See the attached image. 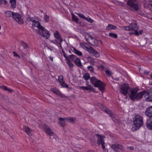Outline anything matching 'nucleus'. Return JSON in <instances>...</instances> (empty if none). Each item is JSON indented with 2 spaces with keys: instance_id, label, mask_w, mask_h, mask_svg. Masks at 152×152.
Here are the masks:
<instances>
[{
  "instance_id": "f257e3e1",
  "label": "nucleus",
  "mask_w": 152,
  "mask_h": 152,
  "mask_svg": "<svg viewBox=\"0 0 152 152\" xmlns=\"http://www.w3.org/2000/svg\"><path fill=\"white\" fill-rule=\"evenodd\" d=\"M138 91L139 88L137 87H135L131 90L129 94V97L132 101L140 100L143 97L144 93H145V91L137 93Z\"/></svg>"
},
{
  "instance_id": "f03ea898",
  "label": "nucleus",
  "mask_w": 152,
  "mask_h": 152,
  "mask_svg": "<svg viewBox=\"0 0 152 152\" xmlns=\"http://www.w3.org/2000/svg\"><path fill=\"white\" fill-rule=\"evenodd\" d=\"M133 125L132 130L133 131H136L142 126L143 124V119L140 115H136L133 119Z\"/></svg>"
},
{
  "instance_id": "7ed1b4c3",
  "label": "nucleus",
  "mask_w": 152,
  "mask_h": 152,
  "mask_svg": "<svg viewBox=\"0 0 152 152\" xmlns=\"http://www.w3.org/2000/svg\"><path fill=\"white\" fill-rule=\"evenodd\" d=\"M90 81L92 85L96 87L99 88V89L103 92L105 89V84L100 80L97 79L94 76L91 78Z\"/></svg>"
},
{
  "instance_id": "20e7f679",
  "label": "nucleus",
  "mask_w": 152,
  "mask_h": 152,
  "mask_svg": "<svg viewBox=\"0 0 152 152\" xmlns=\"http://www.w3.org/2000/svg\"><path fill=\"white\" fill-rule=\"evenodd\" d=\"M124 29L127 31H134L135 35L137 36L139 35V33L138 31V27L136 23H131L129 26L124 27Z\"/></svg>"
},
{
  "instance_id": "39448f33",
  "label": "nucleus",
  "mask_w": 152,
  "mask_h": 152,
  "mask_svg": "<svg viewBox=\"0 0 152 152\" xmlns=\"http://www.w3.org/2000/svg\"><path fill=\"white\" fill-rule=\"evenodd\" d=\"M98 138V140L97 141V143L98 145H99L101 144L102 145V148L104 150L103 152H105V147L104 145V139L105 138V136L103 135H99V134H96Z\"/></svg>"
},
{
  "instance_id": "423d86ee",
  "label": "nucleus",
  "mask_w": 152,
  "mask_h": 152,
  "mask_svg": "<svg viewBox=\"0 0 152 152\" xmlns=\"http://www.w3.org/2000/svg\"><path fill=\"white\" fill-rule=\"evenodd\" d=\"M85 37L87 42L92 46L96 45V39L93 37L88 34L86 33L85 34Z\"/></svg>"
},
{
  "instance_id": "0eeeda50",
  "label": "nucleus",
  "mask_w": 152,
  "mask_h": 152,
  "mask_svg": "<svg viewBox=\"0 0 152 152\" xmlns=\"http://www.w3.org/2000/svg\"><path fill=\"white\" fill-rule=\"evenodd\" d=\"M129 88V87L128 84L124 83L121 87L120 92L124 96H126L128 93Z\"/></svg>"
},
{
  "instance_id": "6e6552de",
  "label": "nucleus",
  "mask_w": 152,
  "mask_h": 152,
  "mask_svg": "<svg viewBox=\"0 0 152 152\" xmlns=\"http://www.w3.org/2000/svg\"><path fill=\"white\" fill-rule=\"evenodd\" d=\"M12 18L19 24H21L23 22L22 19L21 15L18 12H14L12 16Z\"/></svg>"
},
{
  "instance_id": "1a4fd4ad",
  "label": "nucleus",
  "mask_w": 152,
  "mask_h": 152,
  "mask_svg": "<svg viewBox=\"0 0 152 152\" xmlns=\"http://www.w3.org/2000/svg\"><path fill=\"white\" fill-rule=\"evenodd\" d=\"M42 36L45 39H48L50 37V34L49 31L43 27L39 31Z\"/></svg>"
},
{
  "instance_id": "9d476101",
  "label": "nucleus",
  "mask_w": 152,
  "mask_h": 152,
  "mask_svg": "<svg viewBox=\"0 0 152 152\" xmlns=\"http://www.w3.org/2000/svg\"><path fill=\"white\" fill-rule=\"evenodd\" d=\"M43 128L45 132L48 134L49 136H51L53 135L54 132L47 125H44Z\"/></svg>"
},
{
  "instance_id": "9b49d317",
  "label": "nucleus",
  "mask_w": 152,
  "mask_h": 152,
  "mask_svg": "<svg viewBox=\"0 0 152 152\" xmlns=\"http://www.w3.org/2000/svg\"><path fill=\"white\" fill-rule=\"evenodd\" d=\"M144 94V98L146 100L147 102H152V92H146Z\"/></svg>"
},
{
  "instance_id": "f8f14e48",
  "label": "nucleus",
  "mask_w": 152,
  "mask_h": 152,
  "mask_svg": "<svg viewBox=\"0 0 152 152\" xmlns=\"http://www.w3.org/2000/svg\"><path fill=\"white\" fill-rule=\"evenodd\" d=\"M50 90L52 92L59 95L61 97L66 98V97L65 96L62 94L58 89L56 88H50Z\"/></svg>"
},
{
  "instance_id": "ddd939ff",
  "label": "nucleus",
  "mask_w": 152,
  "mask_h": 152,
  "mask_svg": "<svg viewBox=\"0 0 152 152\" xmlns=\"http://www.w3.org/2000/svg\"><path fill=\"white\" fill-rule=\"evenodd\" d=\"M127 4L130 7H132L134 10H137L138 9L139 7L138 4L133 3L131 0L128 1Z\"/></svg>"
},
{
  "instance_id": "4468645a",
  "label": "nucleus",
  "mask_w": 152,
  "mask_h": 152,
  "mask_svg": "<svg viewBox=\"0 0 152 152\" xmlns=\"http://www.w3.org/2000/svg\"><path fill=\"white\" fill-rule=\"evenodd\" d=\"M58 124L60 125L61 127H64L66 124V118L59 117L58 118Z\"/></svg>"
},
{
  "instance_id": "2eb2a0df",
  "label": "nucleus",
  "mask_w": 152,
  "mask_h": 152,
  "mask_svg": "<svg viewBox=\"0 0 152 152\" xmlns=\"http://www.w3.org/2000/svg\"><path fill=\"white\" fill-rule=\"evenodd\" d=\"M146 125L148 129L152 130V117L147 119Z\"/></svg>"
},
{
  "instance_id": "dca6fc26",
  "label": "nucleus",
  "mask_w": 152,
  "mask_h": 152,
  "mask_svg": "<svg viewBox=\"0 0 152 152\" xmlns=\"http://www.w3.org/2000/svg\"><path fill=\"white\" fill-rule=\"evenodd\" d=\"M145 114L149 118L152 117V106L147 108L145 111Z\"/></svg>"
},
{
  "instance_id": "f3484780",
  "label": "nucleus",
  "mask_w": 152,
  "mask_h": 152,
  "mask_svg": "<svg viewBox=\"0 0 152 152\" xmlns=\"http://www.w3.org/2000/svg\"><path fill=\"white\" fill-rule=\"evenodd\" d=\"M23 130L29 136L32 135V129L28 126H23Z\"/></svg>"
},
{
  "instance_id": "a211bd4d",
  "label": "nucleus",
  "mask_w": 152,
  "mask_h": 152,
  "mask_svg": "<svg viewBox=\"0 0 152 152\" xmlns=\"http://www.w3.org/2000/svg\"><path fill=\"white\" fill-rule=\"evenodd\" d=\"M115 152H120L123 149V146L121 145L115 144Z\"/></svg>"
},
{
  "instance_id": "6ab92c4d",
  "label": "nucleus",
  "mask_w": 152,
  "mask_h": 152,
  "mask_svg": "<svg viewBox=\"0 0 152 152\" xmlns=\"http://www.w3.org/2000/svg\"><path fill=\"white\" fill-rule=\"evenodd\" d=\"M54 35L55 37L60 42H61L63 41V40L62 38V37L58 31H56L54 33Z\"/></svg>"
},
{
  "instance_id": "aec40b11",
  "label": "nucleus",
  "mask_w": 152,
  "mask_h": 152,
  "mask_svg": "<svg viewBox=\"0 0 152 152\" xmlns=\"http://www.w3.org/2000/svg\"><path fill=\"white\" fill-rule=\"evenodd\" d=\"M37 27L38 29L40 30L41 28H42V26L40 25V23L38 21L34 20L32 23V27Z\"/></svg>"
},
{
  "instance_id": "412c9836",
  "label": "nucleus",
  "mask_w": 152,
  "mask_h": 152,
  "mask_svg": "<svg viewBox=\"0 0 152 152\" xmlns=\"http://www.w3.org/2000/svg\"><path fill=\"white\" fill-rule=\"evenodd\" d=\"M80 89L85 90H89L90 91H94V88L91 85H88L87 86H79Z\"/></svg>"
},
{
  "instance_id": "4be33fe9",
  "label": "nucleus",
  "mask_w": 152,
  "mask_h": 152,
  "mask_svg": "<svg viewBox=\"0 0 152 152\" xmlns=\"http://www.w3.org/2000/svg\"><path fill=\"white\" fill-rule=\"evenodd\" d=\"M144 7L149 10L152 11V0L148 3H145L144 5Z\"/></svg>"
},
{
  "instance_id": "5701e85b",
  "label": "nucleus",
  "mask_w": 152,
  "mask_h": 152,
  "mask_svg": "<svg viewBox=\"0 0 152 152\" xmlns=\"http://www.w3.org/2000/svg\"><path fill=\"white\" fill-rule=\"evenodd\" d=\"M102 109L106 113H108L109 115L110 116H112L113 115L111 111L109 110V109L106 108L105 107L103 106H102Z\"/></svg>"
},
{
  "instance_id": "b1692460",
  "label": "nucleus",
  "mask_w": 152,
  "mask_h": 152,
  "mask_svg": "<svg viewBox=\"0 0 152 152\" xmlns=\"http://www.w3.org/2000/svg\"><path fill=\"white\" fill-rule=\"evenodd\" d=\"M75 64L78 67H81L83 65L81 62L80 59L78 58H77L75 60Z\"/></svg>"
},
{
  "instance_id": "393cba45",
  "label": "nucleus",
  "mask_w": 152,
  "mask_h": 152,
  "mask_svg": "<svg viewBox=\"0 0 152 152\" xmlns=\"http://www.w3.org/2000/svg\"><path fill=\"white\" fill-rule=\"evenodd\" d=\"M66 121L74 123L76 121V118L75 117H68L66 118Z\"/></svg>"
},
{
  "instance_id": "a878e982",
  "label": "nucleus",
  "mask_w": 152,
  "mask_h": 152,
  "mask_svg": "<svg viewBox=\"0 0 152 152\" xmlns=\"http://www.w3.org/2000/svg\"><path fill=\"white\" fill-rule=\"evenodd\" d=\"M14 12L11 11H6L5 12L6 16L7 17H12Z\"/></svg>"
},
{
  "instance_id": "bb28decb",
  "label": "nucleus",
  "mask_w": 152,
  "mask_h": 152,
  "mask_svg": "<svg viewBox=\"0 0 152 152\" xmlns=\"http://www.w3.org/2000/svg\"><path fill=\"white\" fill-rule=\"evenodd\" d=\"M80 45L81 48L86 50L88 47H87V46H89V45L88 44L84 42H81L80 44Z\"/></svg>"
},
{
  "instance_id": "cd10ccee",
  "label": "nucleus",
  "mask_w": 152,
  "mask_h": 152,
  "mask_svg": "<svg viewBox=\"0 0 152 152\" xmlns=\"http://www.w3.org/2000/svg\"><path fill=\"white\" fill-rule=\"evenodd\" d=\"M10 2L11 4V8L14 9L16 6V0H10Z\"/></svg>"
},
{
  "instance_id": "c85d7f7f",
  "label": "nucleus",
  "mask_w": 152,
  "mask_h": 152,
  "mask_svg": "<svg viewBox=\"0 0 152 152\" xmlns=\"http://www.w3.org/2000/svg\"><path fill=\"white\" fill-rule=\"evenodd\" d=\"M66 63L69 67L70 70H73L72 68L74 66V65L70 61L69 59L67 60Z\"/></svg>"
},
{
  "instance_id": "c756f323",
  "label": "nucleus",
  "mask_w": 152,
  "mask_h": 152,
  "mask_svg": "<svg viewBox=\"0 0 152 152\" xmlns=\"http://www.w3.org/2000/svg\"><path fill=\"white\" fill-rule=\"evenodd\" d=\"M73 51L78 56H82L83 53H82L81 52L77 50V49H76V48H73Z\"/></svg>"
},
{
  "instance_id": "7c9ffc66",
  "label": "nucleus",
  "mask_w": 152,
  "mask_h": 152,
  "mask_svg": "<svg viewBox=\"0 0 152 152\" xmlns=\"http://www.w3.org/2000/svg\"><path fill=\"white\" fill-rule=\"evenodd\" d=\"M89 46V47H88L86 50L89 53L92 54L94 50L91 46L90 45Z\"/></svg>"
},
{
  "instance_id": "2f4dec72",
  "label": "nucleus",
  "mask_w": 152,
  "mask_h": 152,
  "mask_svg": "<svg viewBox=\"0 0 152 152\" xmlns=\"http://www.w3.org/2000/svg\"><path fill=\"white\" fill-rule=\"evenodd\" d=\"M20 45L23 47L24 49H26L28 48V45L23 41L20 42Z\"/></svg>"
},
{
  "instance_id": "473e14b6",
  "label": "nucleus",
  "mask_w": 152,
  "mask_h": 152,
  "mask_svg": "<svg viewBox=\"0 0 152 152\" xmlns=\"http://www.w3.org/2000/svg\"><path fill=\"white\" fill-rule=\"evenodd\" d=\"M72 19L73 21H75L76 23H78L79 21V19L77 18V16L75 15L74 14H72Z\"/></svg>"
},
{
  "instance_id": "72a5a7b5",
  "label": "nucleus",
  "mask_w": 152,
  "mask_h": 152,
  "mask_svg": "<svg viewBox=\"0 0 152 152\" xmlns=\"http://www.w3.org/2000/svg\"><path fill=\"white\" fill-rule=\"evenodd\" d=\"M114 29V26L112 25L109 24L106 27V29L107 30H110Z\"/></svg>"
},
{
  "instance_id": "f704fd0d",
  "label": "nucleus",
  "mask_w": 152,
  "mask_h": 152,
  "mask_svg": "<svg viewBox=\"0 0 152 152\" xmlns=\"http://www.w3.org/2000/svg\"><path fill=\"white\" fill-rule=\"evenodd\" d=\"M60 85H61L63 87L66 88H68L69 87L68 85L65 83L64 82H61V80H60Z\"/></svg>"
},
{
  "instance_id": "c9c22d12",
  "label": "nucleus",
  "mask_w": 152,
  "mask_h": 152,
  "mask_svg": "<svg viewBox=\"0 0 152 152\" xmlns=\"http://www.w3.org/2000/svg\"><path fill=\"white\" fill-rule=\"evenodd\" d=\"M88 61L92 65H95V62L93 58L91 57L89 58H88Z\"/></svg>"
},
{
  "instance_id": "e433bc0d",
  "label": "nucleus",
  "mask_w": 152,
  "mask_h": 152,
  "mask_svg": "<svg viewBox=\"0 0 152 152\" xmlns=\"http://www.w3.org/2000/svg\"><path fill=\"white\" fill-rule=\"evenodd\" d=\"M92 54H93V55L96 57H98L99 56V53L95 50H94V51Z\"/></svg>"
},
{
  "instance_id": "4c0bfd02",
  "label": "nucleus",
  "mask_w": 152,
  "mask_h": 152,
  "mask_svg": "<svg viewBox=\"0 0 152 152\" xmlns=\"http://www.w3.org/2000/svg\"><path fill=\"white\" fill-rule=\"evenodd\" d=\"M26 20L28 21L32 22L33 23L34 20V17H31L30 16L26 18Z\"/></svg>"
},
{
  "instance_id": "58836bf2",
  "label": "nucleus",
  "mask_w": 152,
  "mask_h": 152,
  "mask_svg": "<svg viewBox=\"0 0 152 152\" xmlns=\"http://www.w3.org/2000/svg\"><path fill=\"white\" fill-rule=\"evenodd\" d=\"M44 20L45 22H48L49 21V16L47 15H45L44 16Z\"/></svg>"
},
{
  "instance_id": "ea45409f",
  "label": "nucleus",
  "mask_w": 152,
  "mask_h": 152,
  "mask_svg": "<svg viewBox=\"0 0 152 152\" xmlns=\"http://www.w3.org/2000/svg\"><path fill=\"white\" fill-rule=\"evenodd\" d=\"M83 78L86 80L89 79L90 78V75L89 74L86 73L83 76Z\"/></svg>"
},
{
  "instance_id": "a19ab883",
  "label": "nucleus",
  "mask_w": 152,
  "mask_h": 152,
  "mask_svg": "<svg viewBox=\"0 0 152 152\" xmlns=\"http://www.w3.org/2000/svg\"><path fill=\"white\" fill-rule=\"evenodd\" d=\"M105 72L107 75L109 77H111L112 74L111 72L108 70H106L105 71Z\"/></svg>"
},
{
  "instance_id": "79ce46f5",
  "label": "nucleus",
  "mask_w": 152,
  "mask_h": 152,
  "mask_svg": "<svg viewBox=\"0 0 152 152\" xmlns=\"http://www.w3.org/2000/svg\"><path fill=\"white\" fill-rule=\"evenodd\" d=\"M69 58L73 61H75L76 58H77L76 56L74 55H69Z\"/></svg>"
},
{
  "instance_id": "37998d69",
  "label": "nucleus",
  "mask_w": 152,
  "mask_h": 152,
  "mask_svg": "<svg viewBox=\"0 0 152 152\" xmlns=\"http://www.w3.org/2000/svg\"><path fill=\"white\" fill-rule=\"evenodd\" d=\"M79 17L83 19H85L86 17L85 16L82 14L80 13H76Z\"/></svg>"
},
{
  "instance_id": "c03bdc74",
  "label": "nucleus",
  "mask_w": 152,
  "mask_h": 152,
  "mask_svg": "<svg viewBox=\"0 0 152 152\" xmlns=\"http://www.w3.org/2000/svg\"><path fill=\"white\" fill-rule=\"evenodd\" d=\"M85 20H86L87 21L89 22L90 23H92L94 22V20L90 18L86 17V18Z\"/></svg>"
},
{
  "instance_id": "a18cd8bd",
  "label": "nucleus",
  "mask_w": 152,
  "mask_h": 152,
  "mask_svg": "<svg viewBox=\"0 0 152 152\" xmlns=\"http://www.w3.org/2000/svg\"><path fill=\"white\" fill-rule=\"evenodd\" d=\"M88 69L91 72H93L94 71V68L91 66H88L87 67Z\"/></svg>"
},
{
  "instance_id": "49530a36",
  "label": "nucleus",
  "mask_w": 152,
  "mask_h": 152,
  "mask_svg": "<svg viewBox=\"0 0 152 152\" xmlns=\"http://www.w3.org/2000/svg\"><path fill=\"white\" fill-rule=\"evenodd\" d=\"M1 88L4 91H7L8 88L5 86H2L1 87Z\"/></svg>"
},
{
  "instance_id": "de8ad7c7",
  "label": "nucleus",
  "mask_w": 152,
  "mask_h": 152,
  "mask_svg": "<svg viewBox=\"0 0 152 152\" xmlns=\"http://www.w3.org/2000/svg\"><path fill=\"white\" fill-rule=\"evenodd\" d=\"M63 56L64 57L66 58V60H67L69 59V57L66 56L65 53L64 51H63Z\"/></svg>"
},
{
  "instance_id": "09e8293b",
  "label": "nucleus",
  "mask_w": 152,
  "mask_h": 152,
  "mask_svg": "<svg viewBox=\"0 0 152 152\" xmlns=\"http://www.w3.org/2000/svg\"><path fill=\"white\" fill-rule=\"evenodd\" d=\"M59 81L60 82V80H61V82H64L63 81V77L62 76H59L58 77Z\"/></svg>"
},
{
  "instance_id": "8fccbe9b",
  "label": "nucleus",
  "mask_w": 152,
  "mask_h": 152,
  "mask_svg": "<svg viewBox=\"0 0 152 152\" xmlns=\"http://www.w3.org/2000/svg\"><path fill=\"white\" fill-rule=\"evenodd\" d=\"M13 53L14 56L15 57H18L19 58H20V56L17 54V53L16 52H13Z\"/></svg>"
},
{
  "instance_id": "3c124183",
  "label": "nucleus",
  "mask_w": 152,
  "mask_h": 152,
  "mask_svg": "<svg viewBox=\"0 0 152 152\" xmlns=\"http://www.w3.org/2000/svg\"><path fill=\"white\" fill-rule=\"evenodd\" d=\"M109 35L111 37H114V33H110L109 34Z\"/></svg>"
},
{
  "instance_id": "603ef678",
  "label": "nucleus",
  "mask_w": 152,
  "mask_h": 152,
  "mask_svg": "<svg viewBox=\"0 0 152 152\" xmlns=\"http://www.w3.org/2000/svg\"><path fill=\"white\" fill-rule=\"evenodd\" d=\"M127 148L129 149L130 150H133L134 148L133 146H129L127 147Z\"/></svg>"
},
{
  "instance_id": "864d4df0",
  "label": "nucleus",
  "mask_w": 152,
  "mask_h": 152,
  "mask_svg": "<svg viewBox=\"0 0 152 152\" xmlns=\"http://www.w3.org/2000/svg\"><path fill=\"white\" fill-rule=\"evenodd\" d=\"M7 91H8V92L10 93H12L13 91L11 89L8 88L7 89Z\"/></svg>"
},
{
  "instance_id": "5fc2aeb1",
  "label": "nucleus",
  "mask_w": 152,
  "mask_h": 152,
  "mask_svg": "<svg viewBox=\"0 0 152 152\" xmlns=\"http://www.w3.org/2000/svg\"><path fill=\"white\" fill-rule=\"evenodd\" d=\"M7 4V1L6 0H3L2 4Z\"/></svg>"
},
{
  "instance_id": "6e6d98bb",
  "label": "nucleus",
  "mask_w": 152,
  "mask_h": 152,
  "mask_svg": "<svg viewBox=\"0 0 152 152\" xmlns=\"http://www.w3.org/2000/svg\"><path fill=\"white\" fill-rule=\"evenodd\" d=\"M143 31L142 30H141L139 31L138 32L139 34H142L143 33Z\"/></svg>"
},
{
  "instance_id": "4d7b16f0",
  "label": "nucleus",
  "mask_w": 152,
  "mask_h": 152,
  "mask_svg": "<svg viewBox=\"0 0 152 152\" xmlns=\"http://www.w3.org/2000/svg\"><path fill=\"white\" fill-rule=\"evenodd\" d=\"M49 58L51 60V61H53V57H51V56H49Z\"/></svg>"
},
{
  "instance_id": "13d9d810",
  "label": "nucleus",
  "mask_w": 152,
  "mask_h": 152,
  "mask_svg": "<svg viewBox=\"0 0 152 152\" xmlns=\"http://www.w3.org/2000/svg\"><path fill=\"white\" fill-rule=\"evenodd\" d=\"M129 34L130 35H132V34H135L134 32H130L129 33Z\"/></svg>"
},
{
  "instance_id": "bf43d9fd",
  "label": "nucleus",
  "mask_w": 152,
  "mask_h": 152,
  "mask_svg": "<svg viewBox=\"0 0 152 152\" xmlns=\"http://www.w3.org/2000/svg\"><path fill=\"white\" fill-rule=\"evenodd\" d=\"M88 152H94L92 150H89L88 151Z\"/></svg>"
},
{
  "instance_id": "052dcab7",
  "label": "nucleus",
  "mask_w": 152,
  "mask_h": 152,
  "mask_svg": "<svg viewBox=\"0 0 152 152\" xmlns=\"http://www.w3.org/2000/svg\"><path fill=\"white\" fill-rule=\"evenodd\" d=\"M118 36L117 34H115V38H117Z\"/></svg>"
},
{
  "instance_id": "680f3d73",
  "label": "nucleus",
  "mask_w": 152,
  "mask_h": 152,
  "mask_svg": "<svg viewBox=\"0 0 152 152\" xmlns=\"http://www.w3.org/2000/svg\"><path fill=\"white\" fill-rule=\"evenodd\" d=\"M3 0H0V4H2Z\"/></svg>"
},
{
  "instance_id": "e2e57ef3",
  "label": "nucleus",
  "mask_w": 152,
  "mask_h": 152,
  "mask_svg": "<svg viewBox=\"0 0 152 152\" xmlns=\"http://www.w3.org/2000/svg\"><path fill=\"white\" fill-rule=\"evenodd\" d=\"M101 68H102V69H104V66L103 65H101Z\"/></svg>"
},
{
  "instance_id": "0e129e2a",
  "label": "nucleus",
  "mask_w": 152,
  "mask_h": 152,
  "mask_svg": "<svg viewBox=\"0 0 152 152\" xmlns=\"http://www.w3.org/2000/svg\"><path fill=\"white\" fill-rule=\"evenodd\" d=\"M150 76L151 79L152 80V73L150 75Z\"/></svg>"
},
{
  "instance_id": "69168bd1",
  "label": "nucleus",
  "mask_w": 152,
  "mask_h": 152,
  "mask_svg": "<svg viewBox=\"0 0 152 152\" xmlns=\"http://www.w3.org/2000/svg\"><path fill=\"white\" fill-rule=\"evenodd\" d=\"M114 27H115V29H116V26H115Z\"/></svg>"
},
{
  "instance_id": "338daca9",
  "label": "nucleus",
  "mask_w": 152,
  "mask_h": 152,
  "mask_svg": "<svg viewBox=\"0 0 152 152\" xmlns=\"http://www.w3.org/2000/svg\"><path fill=\"white\" fill-rule=\"evenodd\" d=\"M1 25H0V29H1Z\"/></svg>"
},
{
  "instance_id": "774afa93",
  "label": "nucleus",
  "mask_w": 152,
  "mask_h": 152,
  "mask_svg": "<svg viewBox=\"0 0 152 152\" xmlns=\"http://www.w3.org/2000/svg\"><path fill=\"white\" fill-rule=\"evenodd\" d=\"M69 53H71V51H70L69 50Z\"/></svg>"
}]
</instances>
